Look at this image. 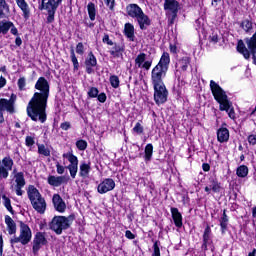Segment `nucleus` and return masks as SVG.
<instances>
[{
	"mask_svg": "<svg viewBox=\"0 0 256 256\" xmlns=\"http://www.w3.org/2000/svg\"><path fill=\"white\" fill-rule=\"evenodd\" d=\"M35 89L40 92H35L29 101L26 108L27 115L32 121L45 123L47 121L46 110L50 91L49 81L45 77H40L35 84Z\"/></svg>",
	"mask_w": 256,
	"mask_h": 256,
	"instance_id": "obj_1",
	"label": "nucleus"
},
{
	"mask_svg": "<svg viewBox=\"0 0 256 256\" xmlns=\"http://www.w3.org/2000/svg\"><path fill=\"white\" fill-rule=\"evenodd\" d=\"M27 195L33 209L43 215L47 209V202H45V198L41 196L39 190L35 188V186L30 185L27 190Z\"/></svg>",
	"mask_w": 256,
	"mask_h": 256,
	"instance_id": "obj_2",
	"label": "nucleus"
},
{
	"mask_svg": "<svg viewBox=\"0 0 256 256\" xmlns=\"http://www.w3.org/2000/svg\"><path fill=\"white\" fill-rule=\"evenodd\" d=\"M73 221H75V216L70 215L65 216H54L49 224V228L56 233V235H61L63 231L71 227Z\"/></svg>",
	"mask_w": 256,
	"mask_h": 256,
	"instance_id": "obj_3",
	"label": "nucleus"
},
{
	"mask_svg": "<svg viewBox=\"0 0 256 256\" xmlns=\"http://www.w3.org/2000/svg\"><path fill=\"white\" fill-rule=\"evenodd\" d=\"M210 89L215 101L219 103V109H225L229 107V97L227 96V93L224 91V89L219 86V84L211 80Z\"/></svg>",
	"mask_w": 256,
	"mask_h": 256,
	"instance_id": "obj_4",
	"label": "nucleus"
},
{
	"mask_svg": "<svg viewBox=\"0 0 256 256\" xmlns=\"http://www.w3.org/2000/svg\"><path fill=\"white\" fill-rule=\"evenodd\" d=\"M32 237L33 234L31 232V228H29L27 224L21 223L19 237L14 236L10 239V243L11 245H15V243H22L23 245H27L31 241Z\"/></svg>",
	"mask_w": 256,
	"mask_h": 256,
	"instance_id": "obj_5",
	"label": "nucleus"
},
{
	"mask_svg": "<svg viewBox=\"0 0 256 256\" xmlns=\"http://www.w3.org/2000/svg\"><path fill=\"white\" fill-rule=\"evenodd\" d=\"M59 7V4L55 0H48V2L45 3V0H41V5L39 6V10L43 11L45 9L48 13L47 17V23H53L55 21V13L57 12V8Z\"/></svg>",
	"mask_w": 256,
	"mask_h": 256,
	"instance_id": "obj_6",
	"label": "nucleus"
},
{
	"mask_svg": "<svg viewBox=\"0 0 256 256\" xmlns=\"http://www.w3.org/2000/svg\"><path fill=\"white\" fill-rule=\"evenodd\" d=\"M62 157L69 161L70 164L66 167V169L69 170L70 177L75 179V177H77V172L79 171V158H77L73 152L64 153Z\"/></svg>",
	"mask_w": 256,
	"mask_h": 256,
	"instance_id": "obj_7",
	"label": "nucleus"
},
{
	"mask_svg": "<svg viewBox=\"0 0 256 256\" xmlns=\"http://www.w3.org/2000/svg\"><path fill=\"white\" fill-rule=\"evenodd\" d=\"M164 10L166 11L167 17L170 19V23L173 25L175 19H177V13L179 12V2H177V0H165Z\"/></svg>",
	"mask_w": 256,
	"mask_h": 256,
	"instance_id": "obj_8",
	"label": "nucleus"
},
{
	"mask_svg": "<svg viewBox=\"0 0 256 256\" xmlns=\"http://www.w3.org/2000/svg\"><path fill=\"white\" fill-rule=\"evenodd\" d=\"M154 87V101L157 105H162L167 101V96L169 92L165 84H155Z\"/></svg>",
	"mask_w": 256,
	"mask_h": 256,
	"instance_id": "obj_9",
	"label": "nucleus"
},
{
	"mask_svg": "<svg viewBox=\"0 0 256 256\" xmlns=\"http://www.w3.org/2000/svg\"><path fill=\"white\" fill-rule=\"evenodd\" d=\"M13 169V159L6 156L0 161V177L2 179H7L9 177V171Z\"/></svg>",
	"mask_w": 256,
	"mask_h": 256,
	"instance_id": "obj_10",
	"label": "nucleus"
},
{
	"mask_svg": "<svg viewBox=\"0 0 256 256\" xmlns=\"http://www.w3.org/2000/svg\"><path fill=\"white\" fill-rule=\"evenodd\" d=\"M167 75V70L161 66H155L151 73L152 85H163V77Z\"/></svg>",
	"mask_w": 256,
	"mask_h": 256,
	"instance_id": "obj_11",
	"label": "nucleus"
},
{
	"mask_svg": "<svg viewBox=\"0 0 256 256\" xmlns=\"http://www.w3.org/2000/svg\"><path fill=\"white\" fill-rule=\"evenodd\" d=\"M47 243V238L45 237V234L42 232H37L33 239V246L32 251L34 255H37L39 253V249L43 247Z\"/></svg>",
	"mask_w": 256,
	"mask_h": 256,
	"instance_id": "obj_12",
	"label": "nucleus"
},
{
	"mask_svg": "<svg viewBox=\"0 0 256 256\" xmlns=\"http://www.w3.org/2000/svg\"><path fill=\"white\" fill-rule=\"evenodd\" d=\"M115 189V181L111 178L104 179L97 187L98 193L104 195V193H109Z\"/></svg>",
	"mask_w": 256,
	"mask_h": 256,
	"instance_id": "obj_13",
	"label": "nucleus"
},
{
	"mask_svg": "<svg viewBox=\"0 0 256 256\" xmlns=\"http://www.w3.org/2000/svg\"><path fill=\"white\" fill-rule=\"evenodd\" d=\"M25 183V174H23V172H17V170L14 169L10 185H15V187H25Z\"/></svg>",
	"mask_w": 256,
	"mask_h": 256,
	"instance_id": "obj_14",
	"label": "nucleus"
},
{
	"mask_svg": "<svg viewBox=\"0 0 256 256\" xmlns=\"http://www.w3.org/2000/svg\"><path fill=\"white\" fill-rule=\"evenodd\" d=\"M52 203L58 213H65L67 209V204H65V201L63 200V198H61V195L54 194L52 198Z\"/></svg>",
	"mask_w": 256,
	"mask_h": 256,
	"instance_id": "obj_15",
	"label": "nucleus"
},
{
	"mask_svg": "<svg viewBox=\"0 0 256 256\" xmlns=\"http://www.w3.org/2000/svg\"><path fill=\"white\" fill-rule=\"evenodd\" d=\"M16 5L19 7V9L22 11V15L24 19L27 21L29 20V17H31V8L29 7V4L25 0H16Z\"/></svg>",
	"mask_w": 256,
	"mask_h": 256,
	"instance_id": "obj_16",
	"label": "nucleus"
},
{
	"mask_svg": "<svg viewBox=\"0 0 256 256\" xmlns=\"http://www.w3.org/2000/svg\"><path fill=\"white\" fill-rule=\"evenodd\" d=\"M126 12L129 17L136 19L143 12V9L137 4H129L126 6Z\"/></svg>",
	"mask_w": 256,
	"mask_h": 256,
	"instance_id": "obj_17",
	"label": "nucleus"
},
{
	"mask_svg": "<svg viewBox=\"0 0 256 256\" xmlns=\"http://www.w3.org/2000/svg\"><path fill=\"white\" fill-rule=\"evenodd\" d=\"M15 105V100L12 99H0V113L1 111H8V113H14L15 108L13 107Z\"/></svg>",
	"mask_w": 256,
	"mask_h": 256,
	"instance_id": "obj_18",
	"label": "nucleus"
},
{
	"mask_svg": "<svg viewBox=\"0 0 256 256\" xmlns=\"http://www.w3.org/2000/svg\"><path fill=\"white\" fill-rule=\"evenodd\" d=\"M136 21L142 31H145L151 25V19L146 15L145 12H142L137 18Z\"/></svg>",
	"mask_w": 256,
	"mask_h": 256,
	"instance_id": "obj_19",
	"label": "nucleus"
},
{
	"mask_svg": "<svg viewBox=\"0 0 256 256\" xmlns=\"http://www.w3.org/2000/svg\"><path fill=\"white\" fill-rule=\"evenodd\" d=\"M5 223L8 235H15L17 233V224L15 223V220L11 218V216L6 215Z\"/></svg>",
	"mask_w": 256,
	"mask_h": 256,
	"instance_id": "obj_20",
	"label": "nucleus"
},
{
	"mask_svg": "<svg viewBox=\"0 0 256 256\" xmlns=\"http://www.w3.org/2000/svg\"><path fill=\"white\" fill-rule=\"evenodd\" d=\"M65 181V176L50 175L47 179L48 185H51L52 187H61Z\"/></svg>",
	"mask_w": 256,
	"mask_h": 256,
	"instance_id": "obj_21",
	"label": "nucleus"
},
{
	"mask_svg": "<svg viewBox=\"0 0 256 256\" xmlns=\"http://www.w3.org/2000/svg\"><path fill=\"white\" fill-rule=\"evenodd\" d=\"M91 173V163L90 162H81L79 166V177L82 179H87Z\"/></svg>",
	"mask_w": 256,
	"mask_h": 256,
	"instance_id": "obj_22",
	"label": "nucleus"
},
{
	"mask_svg": "<svg viewBox=\"0 0 256 256\" xmlns=\"http://www.w3.org/2000/svg\"><path fill=\"white\" fill-rule=\"evenodd\" d=\"M170 211H171V214H172V219L174 221V224L178 228L183 227V216L181 215V212H179V209L171 208Z\"/></svg>",
	"mask_w": 256,
	"mask_h": 256,
	"instance_id": "obj_23",
	"label": "nucleus"
},
{
	"mask_svg": "<svg viewBox=\"0 0 256 256\" xmlns=\"http://www.w3.org/2000/svg\"><path fill=\"white\" fill-rule=\"evenodd\" d=\"M125 51V46L123 44H115L112 50H110V55L114 59H119V57H123V52Z\"/></svg>",
	"mask_w": 256,
	"mask_h": 256,
	"instance_id": "obj_24",
	"label": "nucleus"
},
{
	"mask_svg": "<svg viewBox=\"0 0 256 256\" xmlns=\"http://www.w3.org/2000/svg\"><path fill=\"white\" fill-rule=\"evenodd\" d=\"M170 62H171V59L169 58V53H163L159 63L156 65V67H160L161 69L168 71Z\"/></svg>",
	"mask_w": 256,
	"mask_h": 256,
	"instance_id": "obj_25",
	"label": "nucleus"
},
{
	"mask_svg": "<svg viewBox=\"0 0 256 256\" xmlns=\"http://www.w3.org/2000/svg\"><path fill=\"white\" fill-rule=\"evenodd\" d=\"M217 139L219 143H226V141H229V130L227 128L218 129Z\"/></svg>",
	"mask_w": 256,
	"mask_h": 256,
	"instance_id": "obj_26",
	"label": "nucleus"
},
{
	"mask_svg": "<svg viewBox=\"0 0 256 256\" xmlns=\"http://www.w3.org/2000/svg\"><path fill=\"white\" fill-rule=\"evenodd\" d=\"M237 51L243 55L244 58L249 59L251 57V52L245 46L243 40H240L237 45Z\"/></svg>",
	"mask_w": 256,
	"mask_h": 256,
	"instance_id": "obj_27",
	"label": "nucleus"
},
{
	"mask_svg": "<svg viewBox=\"0 0 256 256\" xmlns=\"http://www.w3.org/2000/svg\"><path fill=\"white\" fill-rule=\"evenodd\" d=\"M125 35L131 41H135V27L131 23L125 24L124 27Z\"/></svg>",
	"mask_w": 256,
	"mask_h": 256,
	"instance_id": "obj_28",
	"label": "nucleus"
},
{
	"mask_svg": "<svg viewBox=\"0 0 256 256\" xmlns=\"http://www.w3.org/2000/svg\"><path fill=\"white\" fill-rule=\"evenodd\" d=\"M190 63L191 60L189 59V57H183L176 63V68L181 69L182 71H187Z\"/></svg>",
	"mask_w": 256,
	"mask_h": 256,
	"instance_id": "obj_29",
	"label": "nucleus"
},
{
	"mask_svg": "<svg viewBox=\"0 0 256 256\" xmlns=\"http://www.w3.org/2000/svg\"><path fill=\"white\" fill-rule=\"evenodd\" d=\"M7 14H9V5L7 4V1L0 0V19H5Z\"/></svg>",
	"mask_w": 256,
	"mask_h": 256,
	"instance_id": "obj_30",
	"label": "nucleus"
},
{
	"mask_svg": "<svg viewBox=\"0 0 256 256\" xmlns=\"http://www.w3.org/2000/svg\"><path fill=\"white\" fill-rule=\"evenodd\" d=\"M2 202L5 209H7L11 215H15V210H13V206H11V199L7 197V195H2Z\"/></svg>",
	"mask_w": 256,
	"mask_h": 256,
	"instance_id": "obj_31",
	"label": "nucleus"
},
{
	"mask_svg": "<svg viewBox=\"0 0 256 256\" xmlns=\"http://www.w3.org/2000/svg\"><path fill=\"white\" fill-rule=\"evenodd\" d=\"M211 238V227H206L203 234V249H207V244L209 243V239Z\"/></svg>",
	"mask_w": 256,
	"mask_h": 256,
	"instance_id": "obj_32",
	"label": "nucleus"
},
{
	"mask_svg": "<svg viewBox=\"0 0 256 256\" xmlns=\"http://www.w3.org/2000/svg\"><path fill=\"white\" fill-rule=\"evenodd\" d=\"M87 9L90 20L95 21V17L97 15V9H95V4L93 2L88 3Z\"/></svg>",
	"mask_w": 256,
	"mask_h": 256,
	"instance_id": "obj_33",
	"label": "nucleus"
},
{
	"mask_svg": "<svg viewBox=\"0 0 256 256\" xmlns=\"http://www.w3.org/2000/svg\"><path fill=\"white\" fill-rule=\"evenodd\" d=\"M86 67H95L97 65V58H95V55H93V52H90L88 54V57L85 61Z\"/></svg>",
	"mask_w": 256,
	"mask_h": 256,
	"instance_id": "obj_34",
	"label": "nucleus"
},
{
	"mask_svg": "<svg viewBox=\"0 0 256 256\" xmlns=\"http://www.w3.org/2000/svg\"><path fill=\"white\" fill-rule=\"evenodd\" d=\"M38 153L39 155H43L44 157H50L51 150L44 144H38Z\"/></svg>",
	"mask_w": 256,
	"mask_h": 256,
	"instance_id": "obj_35",
	"label": "nucleus"
},
{
	"mask_svg": "<svg viewBox=\"0 0 256 256\" xmlns=\"http://www.w3.org/2000/svg\"><path fill=\"white\" fill-rule=\"evenodd\" d=\"M236 175L242 178L247 177V175H249V168L245 165H241L240 167L237 168Z\"/></svg>",
	"mask_w": 256,
	"mask_h": 256,
	"instance_id": "obj_36",
	"label": "nucleus"
},
{
	"mask_svg": "<svg viewBox=\"0 0 256 256\" xmlns=\"http://www.w3.org/2000/svg\"><path fill=\"white\" fill-rule=\"evenodd\" d=\"M221 111H226L230 119H235V109L233 108V103L228 102V106L225 109H220Z\"/></svg>",
	"mask_w": 256,
	"mask_h": 256,
	"instance_id": "obj_37",
	"label": "nucleus"
},
{
	"mask_svg": "<svg viewBox=\"0 0 256 256\" xmlns=\"http://www.w3.org/2000/svg\"><path fill=\"white\" fill-rule=\"evenodd\" d=\"M145 59H147V55L145 53H140L136 59H135V64L137 65L138 68H142L143 64L145 63Z\"/></svg>",
	"mask_w": 256,
	"mask_h": 256,
	"instance_id": "obj_38",
	"label": "nucleus"
},
{
	"mask_svg": "<svg viewBox=\"0 0 256 256\" xmlns=\"http://www.w3.org/2000/svg\"><path fill=\"white\" fill-rule=\"evenodd\" d=\"M13 27V23L11 22H1L0 23V33H3V35H6V33Z\"/></svg>",
	"mask_w": 256,
	"mask_h": 256,
	"instance_id": "obj_39",
	"label": "nucleus"
},
{
	"mask_svg": "<svg viewBox=\"0 0 256 256\" xmlns=\"http://www.w3.org/2000/svg\"><path fill=\"white\" fill-rule=\"evenodd\" d=\"M151 157H153V144H147L145 147V160L151 161Z\"/></svg>",
	"mask_w": 256,
	"mask_h": 256,
	"instance_id": "obj_40",
	"label": "nucleus"
},
{
	"mask_svg": "<svg viewBox=\"0 0 256 256\" xmlns=\"http://www.w3.org/2000/svg\"><path fill=\"white\" fill-rule=\"evenodd\" d=\"M227 223H229V218H227V214L224 211L223 216L220 220V227L222 229V233H225V231H227Z\"/></svg>",
	"mask_w": 256,
	"mask_h": 256,
	"instance_id": "obj_41",
	"label": "nucleus"
},
{
	"mask_svg": "<svg viewBox=\"0 0 256 256\" xmlns=\"http://www.w3.org/2000/svg\"><path fill=\"white\" fill-rule=\"evenodd\" d=\"M209 186L214 193H219V191H221V184H219L215 179L210 180Z\"/></svg>",
	"mask_w": 256,
	"mask_h": 256,
	"instance_id": "obj_42",
	"label": "nucleus"
},
{
	"mask_svg": "<svg viewBox=\"0 0 256 256\" xmlns=\"http://www.w3.org/2000/svg\"><path fill=\"white\" fill-rule=\"evenodd\" d=\"M70 55L71 61L74 65V69L77 71V69H79V61L77 60V56H75V50L73 48L70 50Z\"/></svg>",
	"mask_w": 256,
	"mask_h": 256,
	"instance_id": "obj_43",
	"label": "nucleus"
},
{
	"mask_svg": "<svg viewBox=\"0 0 256 256\" xmlns=\"http://www.w3.org/2000/svg\"><path fill=\"white\" fill-rule=\"evenodd\" d=\"M119 77L117 75H112L110 76V85L114 88L117 89L119 88Z\"/></svg>",
	"mask_w": 256,
	"mask_h": 256,
	"instance_id": "obj_44",
	"label": "nucleus"
},
{
	"mask_svg": "<svg viewBox=\"0 0 256 256\" xmlns=\"http://www.w3.org/2000/svg\"><path fill=\"white\" fill-rule=\"evenodd\" d=\"M76 147H77V149H79V151H85V149H87V141L78 140L76 142Z\"/></svg>",
	"mask_w": 256,
	"mask_h": 256,
	"instance_id": "obj_45",
	"label": "nucleus"
},
{
	"mask_svg": "<svg viewBox=\"0 0 256 256\" xmlns=\"http://www.w3.org/2000/svg\"><path fill=\"white\" fill-rule=\"evenodd\" d=\"M99 95V89L95 88V87H91L88 91V97L90 98H95L98 97Z\"/></svg>",
	"mask_w": 256,
	"mask_h": 256,
	"instance_id": "obj_46",
	"label": "nucleus"
},
{
	"mask_svg": "<svg viewBox=\"0 0 256 256\" xmlns=\"http://www.w3.org/2000/svg\"><path fill=\"white\" fill-rule=\"evenodd\" d=\"M210 43H218L219 42V34L213 31L212 34L209 36Z\"/></svg>",
	"mask_w": 256,
	"mask_h": 256,
	"instance_id": "obj_47",
	"label": "nucleus"
},
{
	"mask_svg": "<svg viewBox=\"0 0 256 256\" xmlns=\"http://www.w3.org/2000/svg\"><path fill=\"white\" fill-rule=\"evenodd\" d=\"M76 53H78V55H83V53H85V47L83 46V43L79 42L77 44Z\"/></svg>",
	"mask_w": 256,
	"mask_h": 256,
	"instance_id": "obj_48",
	"label": "nucleus"
},
{
	"mask_svg": "<svg viewBox=\"0 0 256 256\" xmlns=\"http://www.w3.org/2000/svg\"><path fill=\"white\" fill-rule=\"evenodd\" d=\"M134 133H137L138 135H141L143 133V126L138 122L133 128Z\"/></svg>",
	"mask_w": 256,
	"mask_h": 256,
	"instance_id": "obj_49",
	"label": "nucleus"
},
{
	"mask_svg": "<svg viewBox=\"0 0 256 256\" xmlns=\"http://www.w3.org/2000/svg\"><path fill=\"white\" fill-rule=\"evenodd\" d=\"M25 85H27V82L25 80V77H22L18 80V87L19 89H21L22 91L25 90Z\"/></svg>",
	"mask_w": 256,
	"mask_h": 256,
	"instance_id": "obj_50",
	"label": "nucleus"
},
{
	"mask_svg": "<svg viewBox=\"0 0 256 256\" xmlns=\"http://www.w3.org/2000/svg\"><path fill=\"white\" fill-rule=\"evenodd\" d=\"M251 27H252V24L251 22H249V20H245L244 22H242V29H244V31H249Z\"/></svg>",
	"mask_w": 256,
	"mask_h": 256,
	"instance_id": "obj_51",
	"label": "nucleus"
},
{
	"mask_svg": "<svg viewBox=\"0 0 256 256\" xmlns=\"http://www.w3.org/2000/svg\"><path fill=\"white\" fill-rule=\"evenodd\" d=\"M25 141L27 147H33V145H35V139H33L31 136H27Z\"/></svg>",
	"mask_w": 256,
	"mask_h": 256,
	"instance_id": "obj_52",
	"label": "nucleus"
},
{
	"mask_svg": "<svg viewBox=\"0 0 256 256\" xmlns=\"http://www.w3.org/2000/svg\"><path fill=\"white\" fill-rule=\"evenodd\" d=\"M60 128H62L63 131H69V129H71V123L63 122L61 123Z\"/></svg>",
	"mask_w": 256,
	"mask_h": 256,
	"instance_id": "obj_53",
	"label": "nucleus"
},
{
	"mask_svg": "<svg viewBox=\"0 0 256 256\" xmlns=\"http://www.w3.org/2000/svg\"><path fill=\"white\" fill-rule=\"evenodd\" d=\"M56 170H57L58 175H63V173H65L64 166H61V164H59V162L56 164Z\"/></svg>",
	"mask_w": 256,
	"mask_h": 256,
	"instance_id": "obj_54",
	"label": "nucleus"
},
{
	"mask_svg": "<svg viewBox=\"0 0 256 256\" xmlns=\"http://www.w3.org/2000/svg\"><path fill=\"white\" fill-rule=\"evenodd\" d=\"M105 3L107 5V7H109V9L111 11H113V9L115 7V0H105Z\"/></svg>",
	"mask_w": 256,
	"mask_h": 256,
	"instance_id": "obj_55",
	"label": "nucleus"
},
{
	"mask_svg": "<svg viewBox=\"0 0 256 256\" xmlns=\"http://www.w3.org/2000/svg\"><path fill=\"white\" fill-rule=\"evenodd\" d=\"M97 97L100 103H105V101H107V95H105V93H100Z\"/></svg>",
	"mask_w": 256,
	"mask_h": 256,
	"instance_id": "obj_56",
	"label": "nucleus"
},
{
	"mask_svg": "<svg viewBox=\"0 0 256 256\" xmlns=\"http://www.w3.org/2000/svg\"><path fill=\"white\" fill-rule=\"evenodd\" d=\"M102 41H103V43H106L107 45H114L113 41L111 39H109V36L107 34L104 35Z\"/></svg>",
	"mask_w": 256,
	"mask_h": 256,
	"instance_id": "obj_57",
	"label": "nucleus"
},
{
	"mask_svg": "<svg viewBox=\"0 0 256 256\" xmlns=\"http://www.w3.org/2000/svg\"><path fill=\"white\" fill-rule=\"evenodd\" d=\"M248 143H250V145H256V135H250L248 136Z\"/></svg>",
	"mask_w": 256,
	"mask_h": 256,
	"instance_id": "obj_58",
	"label": "nucleus"
},
{
	"mask_svg": "<svg viewBox=\"0 0 256 256\" xmlns=\"http://www.w3.org/2000/svg\"><path fill=\"white\" fill-rule=\"evenodd\" d=\"M151 61H144V63L142 64V69H146L147 71H149V69H151Z\"/></svg>",
	"mask_w": 256,
	"mask_h": 256,
	"instance_id": "obj_59",
	"label": "nucleus"
},
{
	"mask_svg": "<svg viewBox=\"0 0 256 256\" xmlns=\"http://www.w3.org/2000/svg\"><path fill=\"white\" fill-rule=\"evenodd\" d=\"M5 85H7V79H5L3 76H0V89H3Z\"/></svg>",
	"mask_w": 256,
	"mask_h": 256,
	"instance_id": "obj_60",
	"label": "nucleus"
},
{
	"mask_svg": "<svg viewBox=\"0 0 256 256\" xmlns=\"http://www.w3.org/2000/svg\"><path fill=\"white\" fill-rule=\"evenodd\" d=\"M125 237H127V239H135V234L131 233V230H127L125 232Z\"/></svg>",
	"mask_w": 256,
	"mask_h": 256,
	"instance_id": "obj_61",
	"label": "nucleus"
},
{
	"mask_svg": "<svg viewBox=\"0 0 256 256\" xmlns=\"http://www.w3.org/2000/svg\"><path fill=\"white\" fill-rule=\"evenodd\" d=\"M23 186H16V195L21 196L23 195Z\"/></svg>",
	"mask_w": 256,
	"mask_h": 256,
	"instance_id": "obj_62",
	"label": "nucleus"
},
{
	"mask_svg": "<svg viewBox=\"0 0 256 256\" xmlns=\"http://www.w3.org/2000/svg\"><path fill=\"white\" fill-rule=\"evenodd\" d=\"M10 33H12V35H17V33H18L17 28L13 24L10 27Z\"/></svg>",
	"mask_w": 256,
	"mask_h": 256,
	"instance_id": "obj_63",
	"label": "nucleus"
},
{
	"mask_svg": "<svg viewBox=\"0 0 256 256\" xmlns=\"http://www.w3.org/2000/svg\"><path fill=\"white\" fill-rule=\"evenodd\" d=\"M202 169H203V171H209L211 169V166H209V164H207V163H204L202 165Z\"/></svg>",
	"mask_w": 256,
	"mask_h": 256,
	"instance_id": "obj_64",
	"label": "nucleus"
}]
</instances>
